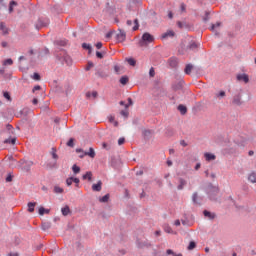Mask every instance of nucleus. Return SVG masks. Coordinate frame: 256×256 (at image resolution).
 <instances>
[{
  "label": "nucleus",
  "instance_id": "nucleus-1",
  "mask_svg": "<svg viewBox=\"0 0 256 256\" xmlns=\"http://www.w3.org/2000/svg\"><path fill=\"white\" fill-rule=\"evenodd\" d=\"M154 41H155V37L150 33L146 32L142 35L141 39L138 42V45L140 47H146L149 44L153 43Z\"/></svg>",
  "mask_w": 256,
  "mask_h": 256
},
{
  "label": "nucleus",
  "instance_id": "nucleus-2",
  "mask_svg": "<svg viewBox=\"0 0 256 256\" xmlns=\"http://www.w3.org/2000/svg\"><path fill=\"white\" fill-rule=\"evenodd\" d=\"M55 56L62 64H72V59L65 50H62L60 53H56Z\"/></svg>",
  "mask_w": 256,
  "mask_h": 256
},
{
  "label": "nucleus",
  "instance_id": "nucleus-3",
  "mask_svg": "<svg viewBox=\"0 0 256 256\" xmlns=\"http://www.w3.org/2000/svg\"><path fill=\"white\" fill-rule=\"evenodd\" d=\"M33 165H34V162L30 160L22 159L19 162H17V168L25 172H29Z\"/></svg>",
  "mask_w": 256,
  "mask_h": 256
},
{
  "label": "nucleus",
  "instance_id": "nucleus-4",
  "mask_svg": "<svg viewBox=\"0 0 256 256\" xmlns=\"http://www.w3.org/2000/svg\"><path fill=\"white\" fill-rule=\"evenodd\" d=\"M75 151H76V153L82 152V155H79V158H84L85 156L95 158V156H96V152H95L94 148H92V147L89 148L88 152H84V150L81 148H77Z\"/></svg>",
  "mask_w": 256,
  "mask_h": 256
},
{
  "label": "nucleus",
  "instance_id": "nucleus-5",
  "mask_svg": "<svg viewBox=\"0 0 256 256\" xmlns=\"http://www.w3.org/2000/svg\"><path fill=\"white\" fill-rule=\"evenodd\" d=\"M48 25H49V19L39 18L35 25V28L39 30L40 28L47 27Z\"/></svg>",
  "mask_w": 256,
  "mask_h": 256
},
{
  "label": "nucleus",
  "instance_id": "nucleus-6",
  "mask_svg": "<svg viewBox=\"0 0 256 256\" xmlns=\"http://www.w3.org/2000/svg\"><path fill=\"white\" fill-rule=\"evenodd\" d=\"M219 194V188L211 187L208 191V196L211 200H217V196Z\"/></svg>",
  "mask_w": 256,
  "mask_h": 256
},
{
  "label": "nucleus",
  "instance_id": "nucleus-7",
  "mask_svg": "<svg viewBox=\"0 0 256 256\" xmlns=\"http://www.w3.org/2000/svg\"><path fill=\"white\" fill-rule=\"evenodd\" d=\"M232 103L235 104V105L241 106L243 104L242 94L238 93V94L234 95Z\"/></svg>",
  "mask_w": 256,
  "mask_h": 256
},
{
  "label": "nucleus",
  "instance_id": "nucleus-8",
  "mask_svg": "<svg viewBox=\"0 0 256 256\" xmlns=\"http://www.w3.org/2000/svg\"><path fill=\"white\" fill-rule=\"evenodd\" d=\"M153 134H154V131H153V130H150V129H144V130L142 131V135H143V138H144L145 140L151 139L152 136H153Z\"/></svg>",
  "mask_w": 256,
  "mask_h": 256
},
{
  "label": "nucleus",
  "instance_id": "nucleus-9",
  "mask_svg": "<svg viewBox=\"0 0 256 256\" xmlns=\"http://www.w3.org/2000/svg\"><path fill=\"white\" fill-rule=\"evenodd\" d=\"M137 247L139 249H144V247H151V243L148 240H145V241L137 240Z\"/></svg>",
  "mask_w": 256,
  "mask_h": 256
},
{
  "label": "nucleus",
  "instance_id": "nucleus-10",
  "mask_svg": "<svg viewBox=\"0 0 256 256\" xmlns=\"http://www.w3.org/2000/svg\"><path fill=\"white\" fill-rule=\"evenodd\" d=\"M116 40L118 42H123L126 40V32L123 30H119V33L116 35Z\"/></svg>",
  "mask_w": 256,
  "mask_h": 256
},
{
  "label": "nucleus",
  "instance_id": "nucleus-11",
  "mask_svg": "<svg viewBox=\"0 0 256 256\" xmlns=\"http://www.w3.org/2000/svg\"><path fill=\"white\" fill-rule=\"evenodd\" d=\"M200 44L196 43L195 41H191L189 45L187 46L188 50L197 51Z\"/></svg>",
  "mask_w": 256,
  "mask_h": 256
},
{
  "label": "nucleus",
  "instance_id": "nucleus-12",
  "mask_svg": "<svg viewBox=\"0 0 256 256\" xmlns=\"http://www.w3.org/2000/svg\"><path fill=\"white\" fill-rule=\"evenodd\" d=\"M168 63H169V66H170V67L175 68V67L178 66L179 60H178V58H176V57H172V58H170V59L168 60Z\"/></svg>",
  "mask_w": 256,
  "mask_h": 256
},
{
  "label": "nucleus",
  "instance_id": "nucleus-13",
  "mask_svg": "<svg viewBox=\"0 0 256 256\" xmlns=\"http://www.w3.org/2000/svg\"><path fill=\"white\" fill-rule=\"evenodd\" d=\"M203 215L207 218V219H210L211 221H213V219H216V214L215 213H212L208 210H204L203 211Z\"/></svg>",
  "mask_w": 256,
  "mask_h": 256
},
{
  "label": "nucleus",
  "instance_id": "nucleus-14",
  "mask_svg": "<svg viewBox=\"0 0 256 256\" xmlns=\"http://www.w3.org/2000/svg\"><path fill=\"white\" fill-rule=\"evenodd\" d=\"M183 84H184L183 81L174 83V84L172 85V89H173L174 91H180V90L183 89Z\"/></svg>",
  "mask_w": 256,
  "mask_h": 256
},
{
  "label": "nucleus",
  "instance_id": "nucleus-15",
  "mask_svg": "<svg viewBox=\"0 0 256 256\" xmlns=\"http://www.w3.org/2000/svg\"><path fill=\"white\" fill-rule=\"evenodd\" d=\"M102 181L99 180L96 184L92 185V190L96 192H100L102 190Z\"/></svg>",
  "mask_w": 256,
  "mask_h": 256
},
{
  "label": "nucleus",
  "instance_id": "nucleus-16",
  "mask_svg": "<svg viewBox=\"0 0 256 256\" xmlns=\"http://www.w3.org/2000/svg\"><path fill=\"white\" fill-rule=\"evenodd\" d=\"M175 36V32L172 30L167 31L166 33L162 34L161 38L162 39H168V38H172Z\"/></svg>",
  "mask_w": 256,
  "mask_h": 256
},
{
  "label": "nucleus",
  "instance_id": "nucleus-17",
  "mask_svg": "<svg viewBox=\"0 0 256 256\" xmlns=\"http://www.w3.org/2000/svg\"><path fill=\"white\" fill-rule=\"evenodd\" d=\"M187 185V181L183 178H179V185L177 186L178 190H183Z\"/></svg>",
  "mask_w": 256,
  "mask_h": 256
},
{
  "label": "nucleus",
  "instance_id": "nucleus-18",
  "mask_svg": "<svg viewBox=\"0 0 256 256\" xmlns=\"http://www.w3.org/2000/svg\"><path fill=\"white\" fill-rule=\"evenodd\" d=\"M163 229H164L165 233H169L171 235L175 234L174 230L172 229V227L169 224H164Z\"/></svg>",
  "mask_w": 256,
  "mask_h": 256
},
{
  "label": "nucleus",
  "instance_id": "nucleus-19",
  "mask_svg": "<svg viewBox=\"0 0 256 256\" xmlns=\"http://www.w3.org/2000/svg\"><path fill=\"white\" fill-rule=\"evenodd\" d=\"M204 157L206 159V161H213L216 160V155H214L213 153H205Z\"/></svg>",
  "mask_w": 256,
  "mask_h": 256
},
{
  "label": "nucleus",
  "instance_id": "nucleus-20",
  "mask_svg": "<svg viewBox=\"0 0 256 256\" xmlns=\"http://www.w3.org/2000/svg\"><path fill=\"white\" fill-rule=\"evenodd\" d=\"M0 30L2 31L3 35L9 34V29L7 28L6 24L3 22L0 23Z\"/></svg>",
  "mask_w": 256,
  "mask_h": 256
},
{
  "label": "nucleus",
  "instance_id": "nucleus-21",
  "mask_svg": "<svg viewBox=\"0 0 256 256\" xmlns=\"http://www.w3.org/2000/svg\"><path fill=\"white\" fill-rule=\"evenodd\" d=\"M37 205V202H29L27 203L28 212L33 213L35 211V206Z\"/></svg>",
  "mask_w": 256,
  "mask_h": 256
},
{
  "label": "nucleus",
  "instance_id": "nucleus-22",
  "mask_svg": "<svg viewBox=\"0 0 256 256\" xmlns=\"http://www.w3.org/2000/svg\"><path fill=\"white\" fill-rule=\"evenodd\" d=\"M237 79L249 83V76L247 74H241L237 76Z\"/></svg>",
  "mask_w": 256,
  "mask_h": 256
},
{
  "label": "nucleus",
  "instance_id": "nucleus-23",
  "mask_svg": "<svg viewBox=\"0 0 256 256\" xmlns=\"http://www.w3.org/2000/svg\"><path fill=\"white\" fill-rule=\"evenodd\" d=\"M248 181H250L251 183H256V173H255V171H252L248 175Z\"/></svg>",
  "mask_w": 256,
  "mask_h": 256
},
{
  "label": "nucleus",
  "instance_id": "nucleus-24",
  "mask_svg": "<svg viewBox=\"0 0 256 256\" xmlns=\"http://www.w3.org/2000/svg\"><path fill=\"white\" fill-rule=\"evenodd\" d=\"M179 112L182 114V115H186L187 112H188V108L184 105H179L178 108Z\"/></svg>",
  "mask_w": 256,
  "mask_h": 256
},
{
  "label": "nucleus",
  "instance_id": "nucleus-25",
  "mask_svg": "<svg viewBox=\"0 0 256 256\" xmlns=\"http://www.w3.org/2000/svg\"><path fill=\"white\" fill-rule=\"evenodd\" d=\"M92 176H93V173L91 171H87L83 176H82V179L83 180H87L88 181H92Z\"/></svg>",
  "mask_w": 256,
  "mask_h": 256
},
{
  "label": "nucleus",
  "instance_id": "nucleus-26",
  "mask_svg": "<svg viewBox=\"0 0 256 256\" xmlns=\"http://www.w3.org/2000/svg\"><path fill=\"white\" fill-rule=\"evenodd\" d=\"M50 154H51V156H52V158H53L54 160H58V159H59V156H58V154H57V149H56V148L52 147Z\"/></svg>",
  "mask_w": 256,
  "mask_h": 256
},
{
  "label": "nucleus",
  "instance_id": "nucleus-27",
  "mask_svg": "<svg viewBox=\"0 0 256 256\" xmlns=\"http://www.w3.org/2000/svg\"><path fill=\"white\" fill-rule=\"evenodd\" d=\"M193 68H194V66L192 64L186 65L185 70H184L185 74L190 75L192 73Z\"/></svg>",
  "mask_w": 256,
  "mask_h": 256
},
{
  "label": "nucleus",
  "instance_id": "nucleus-28",
  "mask_svg": "<svg viewBox=\"0 0 256 256\" xmlns=\"http://www.w3.org/2000/svg\"><path fill=\"white\" fill-rule=\"evenodd\" d=\"M18 4H17V2H15V1H10V3H9V8H8V13H13V11H14V6H17Z\"/></svg>",
  "mask_w": 256,
  "mask_h": 256
},
{
  "label": "nucleus",
  "instance_id": "nucleus-29",
  "mask_svg": "<svg viewBox=\"0 0 256 256\" xmlns=\"http://www.w3.org/2000/svg\"><path fill=\"white\" fill-rule=\"evenodd\" d=\"M61 213H62L63 216L69 215L70 207L69 206H65V207L61 208Z\"/></svg>",
  "mask_w": 256,
  "mask_h": 256
},
{
  "label": "nucleus",
  "instance_id": "nucleus-30",
  "mask_svg": "<svg viewBox=\"0 0 256 256\" xmlns=\"http://www.w3.org/2000/svg\"><path fill=\"white\" fill-rule=\"evenodd\" d=\"M45 213H47V214H49L50 213V210L49 209H45L44 207H40L39 209H38V214L39 215H44Z\"/></svg>",
  "mask_w": 256,
  "mask_h": 256
},
{
  "label": "nucleus",
  "instance_id": "nucleus-31",
  "mask_svg": "<svg viewBox=\"0 0 256 256\" xmlns=\"http://www.w3.org/2000/svg\"><path fill=\"white\" fill-rule=\"evenodd\" d=\"M109 199H110V194H106L103 197L99 198V202L107 203L109 201Z\"/></svg>",
  "mask_w": 256,
  "mask_h": 256
},
{
  "label": "nucleus",
  "instance_id": "nucleus-32",
  "mask_svg": "<svg viewBox=\"0 0 256 256\" xmlns=\"http://www.w3.org/2000/svg\"><path fill=\"white\" fill-rule=\"evenodd\" d=\"M119 82L122 84V85H127L128 82H129V78L127 76H122L119 80Z\"/></svg>",
  "mask_w": 256,
  "mask_h": 256
},
{
  "label": "nucleus",
  "instance_id": "nucleus-33",
  "mask_svg": "<svg viewBox=\"0 0 256 256\" xmlns=\"http://www.w3.org/2000/svg\"><path fill=\"white\" fill-rule=\"evenodd\" d=\"M198 193L197 192H194L193 193V195H192V201H193V203H195V204H199V205H201V203L200 202H198Z\"/></svg>",
  "mask_w": 256,
  "mask_h": 256
},
{
  "label": "nucleus",
  "instance_id": "nucleus-34",
  "mask_svg": "<svg viewBox=\"0 0 256 256\" xmlns=\"http://www.w3.org/2000/svg\"><path fill=\"white\" fill-rule=\"evenodd\" d=\"M50 54V50L48 49V48H44L41 52H40V56L41 57H45V56H47V55H49Z\"/></svg>",
  "mask_w": 256,
  "mask_h": 256
},
{
  "label": "nucleus",
  "instance_id": "nucleus-35",
  "mask_svg": "<svg viewBox=\"0 0 256 256\" xmlns=\"http://www.w3.org/2000/svg\"><path fill=\"white\" fill-rule=\"evenodd\" d=\"M13 63H14V61L11 58H9V59L4 60L2 62V65H4V66H8V65L11 66V65H13Z\"/></svg>",
  "mask_w": 256,
  "mask_h": 256
},
{
  "label": "nucleus",
  "instance_id": "nucleus-36",
  "mask_svg": "<svg viewBox=\"0 0 256 256\" xmlns=\"http://www.w3.org/2000/svg\"><path fill=\"white\" fill-rule=\"evenodd\" d=\"M82 48L85 49V50H88L89 53L92 52V45L91 44L83 43Z\"/></svg>",
  "mask_w": 256,
  "mask_h": 256
},
{
  "label": "nucleus",
  "instance_id": "nucleus-37",
  "mask_svg": "<svg viewBox=\"0 0 256 256\" xmlns=\"http://www.w3.org/2000/svg\"><path fill=\"white\" fill-rule=\"evenodd\" d=\"M50 227H51V225L49 223H47V222H44L41 225L42 231H48V229H50Z\"/></svg>",
  "mask_w": 256,
  "mask_h": 256
},
{
  "label": "nucleus",
  "instance_id": "nucleus-38",
  "mask_svg": "<svg viewBox=\"0 0 256 256\" xmlns=\"http://www.w3.org/2000/svg\"><path fill=\"white\" fill-rule=\"evenodd\" d=\"M54 193L56 194H61L64 192V189L59 187V186H54V189H53Z\"/></svg>",
  "mask_w": 256,
  "mask_h": 256
},
{
  "label": "nucleus",
  "instance_id": "nucleus-39",
  "mask_svg": "<svg viewBox=\"0 0 256 256\" xmlns=\"http://www.w3.org/2000/svg\"><path fill=\"white\" fill-rule=\"evenodd\" d=\"M91 96H92L93 98H97L98 92L93 91L92 93H91V92H87V93H86V97H87V98H91Z\"/></svg>",
  "mask_w": 256,
  "mask_h": 256
},
{
  "label": "nucleus",
  "instance_id": "nucleus-40",
  "mask_svg": "<svg viewBox=\"0 0 256 256\" xmlns=\"http://www.w3.org/2000/svg\"><path fill=\"white\" fill-rule=\"evenodd\" d=\"M196 246H197V245H196V242L191 241V242L189 243L187 249H188V251H193V249H195Z\"/></svg>",
  "mask_w": 256,
  "mask_h": 256
},
{
  "label": "nucleus",
  "instance_id": "nucleus-41",
  "mask_svg": "<svg viewBox=\"0 0 256 256\" xmlns=\"http://www.w3.org/2000/svg\"><path fill=\"white\" fill-rule=\"evenodd\" d=\"M72 171H73L74 174H78V173H80L81 168L79 166H77L76 164H74L72 166Z\"/></svg>",
  "mask_w": 256,
  "mask_h": 256
},
{
  "label": "nucleus",
  "instance_id": "nucleus-42",
  "mask_svg": "<svg viewBox=\"0 0 256 256\" xmlns=\"http://www.w3.org/2000/svg\"><path fill=\"white\" fill-rule=\"evenodd\" d=\"M4 143L14 145L16 143V138L6 139V140H4Z\"/></svg>",
  "mask_w": 256,
  "mask_h": 256
},
{
  "label": "nucleus",
  "instance_id": "nucleus-43",
  "mask_svg": "<svg viewBox=\"0 0 256 256\" xmlns=\"http://www.w3.org/2000/svg\"><path fill=\"white\" fill-rule=\"evenodd\" d=\"M126 61L128 62L129 65L136 66V60L135 59L127 58Z\"/></svg>",
  "mask_w": 256,
  "mask_h": 256
},
{
  "label": "nucleus",
  "instance_id": "nucleus-44",
  "mask_svg": "<svg viewBox=\"0 0 256 256\" xmlns=\"http://www.w3.org/2000/svg\"><path fill=\"white\" fill-rule=\"evenodd\" d=\"M215 96H216L217 98H219V99H222V98L226 97V92H225V91H220V92L217 93Z\"/></svg>",
  "mask_w": 256,
  "mask_h": 256
},
{
  "label": "nucleus",
  "instance_id": "nucleus-45",
  "mask_svg": "<svg viewBox=\"0 0 256 256\" xmlns=\"http://www.w3.org/2000/svg\"><path fill=\"white\" fill-rule=\"evenodd\" d=\"M134 27L132 28V30L133 31H137L138 29H139V27H140V25H139V20L138 19H135L134 20Z\"/></svg>",
  "mask_w": 256,
  "mask_h": 256
},
{
  "label": "nucleus",
  "instance_id": "nucleus-46",
  "mask_svg": "<svg viewBox=\"0 0 256 256\" xmlns=\"http://www.w3.org/2000/svg\"><path fill=\"white\" fill-rule=\"evenodd\" d=\"M55 44L58 45V46H66L67 41L66 40H59V41H56Z\"/></svg>",
  "mask_w": 256,
  "mask_h": 256
},
{
  "label": "nucleus",
  "instance_id": "nucleus-47",
  "mask_svg": "<svg viewBox=\"0 0 256 256\" xmlns=\"http://www.w3.org/2000/svg\"><path fill=\"white\" fill-rule=\"evenodd\" d=\"M3 97L7 100V101H12L11 95L9 92H3Z\"/></svg>",
  "mask_w": 256,
  "mask_h": 256
},
{
  "label": "nucleus",
  "instance_id": "nucleus-48",
  "mask_svg": "<svg viewBox=\"0 0 256 256\" xmlns=\"http://www.w3.org/2000/svg\"><path fill=\"white\" fill-rule=\"evenodd\" d=\"M181 223L184 227H192V224L189 222V220H181Z\"/></svg>",
  "mask_w": 256,
  "mask_h": 256
},
{
  "label": "nucleus",
  "instance_id": "nucleus-49",
  "mask_svg": "<svg viewBox=\"0 0 256 256\" xmlns=\"http://www.w3.org/2000/svg\"><path fill=\"white\" fill-rule=\"evenodd\" d=\"M102 148L106 149V150H111L112 146L110 144L104 142V143H102Z\"/></svg>",
  "mask_w": 256,
  "mask_h": 256
},
{
  "label": "nucleus",
  "instance_id": "nucleus-50",
  "mask_svg": "<svg viewBox=\"0 0 256 256\" xmlns=\"http://www.w3.org/2000/svg\"><path fill=\"white\" fill-rule=\"evenodd\" d=\"M221 25H222V23H220V22H218V23H216V24H212L211 30H212V31H215V29L218 28V27H221Z\"/></svg>",
  "mask_w": 256,
  "mask_h": 256
},
{
  "label": "nucleus",
  "instance_id": "nucleus-51",
  "mask_svg": "<svg viewBox=\"0 0 256 256\" xmlns=\"http://www.w3.org/2000/svg\"><path fill=\"white\" fill-rule=\"evenodd\" d=\"M155 75H156L155 69H154V67H151L150 70H149V76L150 77H155Z\"/></svg>",
  "mask_w": 256,
  "mask_h": 256
},
{
  "label": "nucleus",
  "instance_id": "nucleus-52",
  "mask_svg": "<svg viewBox=\"0 0 256 256\" xmlns=\"http://www.w3.org/2000/svg\"><path fill=\"white\" fill-rule=\"evenodd\" d=\"M96 75H98L99 77H102V78L108 77V75L102 71H97Z\"/></svg>",
  "mask_w": 256,
  "mask_h": 256
},
{
  "label": "nucleus",
  "instance_id": "nucleus-53",
  "mask_svg": "<svg viewBox=\"0 0 256 256\" xmlns=\"http://www.w3.org/2000/svg\"><path fill=\"white\" fill-rule=\"evenodd\" d=\"M67 186H71L73 184V177H69L66 179Z\"/></svg>",
  "mask_w": 256,
  "mask_h": 256
},
{
  "label": "nucleus",
  "instance_id": "nucleus-54",
  "mask_svg": "<svg viewBox=\"0 0 256 256\" xmlns=\"http://www.w3.org/2000/svg\"><path fill=\"white\" fill-rule=\"evenodd\" d=\"M67 146H69V147H74L75 146L73 138L69 139V141L67 142Z\"/></svg>",
  "mask_w": 256,
  "mask_h": 256
},
{
  "label": "nucleus",
  "instance_id": "nucleus-55",
  "mask_svg": "<svg viewBox=\"0 0 256 256\" xmlns=\"http://www.w3.org/2000/svg\"><path fill=\"white\" fill-rule=\"evenodd\" d=\"M6 182H12L13 181V175L12 174H8L7 177L5 178Z\"/></svg>",
  "mask_w": 256,
  "mask_h": 256
},
{
  "label": "nucleus",
  "instance_id": "nucleus-56",
  "mask_svg": "<svg viewBox=\"0 0 256 256\" xmlns=\"http://www.w3.org/2000/svg\"><path fill=\"white\" fill-rule=\"evenodd\" d=\"M210 13L209 12H205V17L203 18L204 22H208L210 20Z\"/></svg>",
  "mask_w": 256,
  "mask_h": 256
},
{
  "label": "nucleus",
  "instance_id": "nucleus-57",
  "mask_svg": "<svg viewBox=\"0 0 256 256\" xmlns=\"http://www.w3.org/2000/svg\"><path fill=\"white\" fill-rule=\"evenodd\" d=\"M32 78L34 79V80H40L41 79V76H40V74L39 73H34L33 74V76H32Z\"/></svg>",
  "mask_w": 256,
  "mask_h": 256
},
{
  "label": "nucleus",
  "instance_id": "nucleus-58",
  "mask_svg": "<svg viewBox=\"0 0 256 256\" xmlns=\"http://www.w3.org/2000/svg\"><path fill=\"white\" fill-rule=\"evenodd\" d=\"M94 67V63L93 62H88L87 67L85 68L86 71H89L91 68Z\"/></svg>",
  "mask_w": 256,
  "mask_h": 256
},
{
  "label": "nucleus",
  "instance_id": "nucleus-59",
  "mask_svg": "<svg viewBox=\"0 0 256 256\" xmlns=\"http://www.w3.org/2000/svg\"><path fill=\"white\" fill-rule=\"evenodd\" d=\"M186 9H187L186 4L181 3V5H180V10H181V12H186Z\"/></svg>",
  "mask_w": 256,
  "mask_h": 256
},
{
  "label": "nucleus",
  "instance_id": "nucleus-60",
  "mask_svg": "<svg viewBox=\"0 0 256 256\" xmlns=\"http://www.w3.org/2000/svg\"><path fill=\"white\" fill-rule=\"evenodd\" d=\"M96 57L99 59H103L104 58V54L102 52L97 51L96 52Z\"/></svg>",
  "mask_w": 256,
  "mask_h": 256
},
{
  "label": "nucleus",
  "instance_id": "nucleus-61",
  "mask_svg": "<svg viewBox=\"0 0 256 256\" xmlns=\"http://www.w3.org/2000/svg\"><path fill=\"white\" fill-rule=\"evenodd\" d=\"M128 104L125 105V108H128L130 105H133V100L132 98H128Z\"/></svg>",
  "mask_w": 256,
  "mask_h": 256
},
{
  "label": "nucleus",
  "instance_id": "nucleus-62",
  "mask_svg": "<svg viewBox=\"0 0 256 256\" xmlns=\"http://www.w3.org/2000/svg\"><path fill=\"white\" fill-rule=\"evenodd\" d=\"M120 114H121L122 116H124L125 118H127V117L129 116V112H128V111H124V110H122V111L120 112Z\"/></svg>",
  "mask_w": 256,
  "mask_h": 256
},
{
  "label": "nucleus",
  "instance_id": "nucleus-63",
  "mask_svg": "<svg viewBox=\"0 0 256 256\" xmlns=\"http://www.w3.org/2000/svg\"><path fill=\"white\" fill-rule=\"evenodd\" d=\"M47 166H48L49 168H56V167H57V162L49 163V164H47Z\"/></svg>",
  "mask_w": 256,
  "mask_h": 256
},
{
  "label": "nucleus",
  "instance_id": "nucleus-64",
  "mask_svg": "<svg viewBox=\"0 0 256 256\" xmlns=\"http://www.w3.org/2000/svg\"><path fill=\"white\" fill-rule=\"evenodd\" d=\"M112 36H113V31H110V32H108V33L105 35V38H106V39H110Z\"/></svg>",
  "mask_w": 256,
  "mask_h": 256
}]
</instances>
